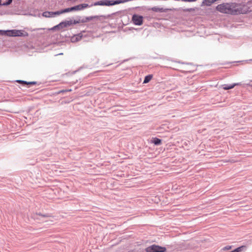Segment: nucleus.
Returning a JSON list of instances; mask_svg holds the SVG:
<instances>
[{
	"instance_id": "1",
	"label": "nucleus",
	"mask_w": 252,
	"mask_h": 252,
	"mask_svg": "<svg viewBox=\"0 0 252 252\" xmlns=\"http://www.w3.org/2000/svg\"><path fill=\"white\" fill-rule=\"evenodd\" d=\"M131 0H100L95 1L91 5L87 3H82L76 5L77 11H80L85 8L90 7L93 6H111L116 4L125 3L130 1Z\"/></svg>"
},
{
	"instance_id": "2",
	"label": "nucleus",
	"mask_w": 252,
	"mask_h": 252,
	"mask_svg": "<svg viewBox=\"0 0 252 252\" xmlns=\"http://www.w3.org/2000/svg\"><path fill=\"white\" fill-rule=\"evenodd\" d=\"M238 7L239 5L236 3H223L218 5L216 9L222 13L237 15L242 13V9Z\"/></svg>"
},
{
	"instance_id": "3",
	"label": "nucleus",
	"mask_w": 252,
	"mask_h": 252,
	"mask_svg": "<svg viewBox=\"0 0 252 252\" xmlns=\"http://www.w3.org/2000/svg\"><path fill=\"white\" fill-rule=\"evenodd\" d=\"M105 18V16L101 15V16H80V21L81 23H85L88 22L89 21L94 20V21H102Z\"/></svg>"
},
{
	"instance_id": "4",
	"label": "nucleus",
	"mask_w": 252,
	"mask_h": 252,
	"mask_svg": "<svg viewBox=\"0 0 252 252\" xmlns=\"http://www.w3.org/2000/svg\"><path fill=\"white\" fill-rule=\"evenodd\" d=\"M146 252H166V248L156 244L152 245L145 249Z\"/></svg>"
},
{
	"instance_id": "5",
	"label": "nucleus",
	"mask_w": 252,
	"mask_h": 252,
	"mask_svg": "<svg viewBox=\"0 0 252 252\" xmlns=\"http://www.w3.org/2000/svg\"><path fill=\"white\" fill-rule=\"evenodd\" d=\"M132 21L135 25L141 26L143 23V17L141 15L134 14L132 15Z\"/></svg>"
},
{
	"instance_id": "6",
	"label": "nucleus",
	"mask_w": 252,
	"mask_h": 252,
	"mask_svg": "<svg viewBox=\"0 0 252 252\" xmlns=\"http://www.w3.org/2000/svg\"><path fill=\"white\" fill-rule=\"evenodd\" d=\"M16 30H0V35L16 37Z\"/></svg>"
},
{
	"instance_id": "7",
	"label": "nucleus",
	"mask_w": 252,
	"mask_h": 252,
	"mask_svg": "<svg viewBox=\"0 0 252 252\" xmlns=\"http://www.w3.org/2000/svg\"><path fill=\"white\" fill-rule=\"evenodd\" d=\"M51 215L50 214H42L40 213H36L33 215L34 219H39L42 221H46L45 219L51 217Z\"/></svg>"
},
{
	"instance_id": "8",
	"label": "nucleus",
	"mask_w": 252,
	"mask_h": 252,
	"mask_svg": "<svg viewBox=\"0 0 252 252\" xmlns=\"http://www.w3.org/2000/svg\"><path fill=\"white\" fill-rule=\"evenodd\" d=\"M65 28H67L66 22L65 21H63L60 22L59 24L52 27L50 30L53 31H59Z\"/></svg>"
},
{
	"instance_id": "9",
	"label": "nucleus",
	"mask_w": 252,
	"mask_h": 252,
	"mask_svg": "<svg viewBox=\"0 0 252 252\" xmlns=\"http://www.w3.org/2000/svg\"><path fill=\"white\" fill-rule=\"evenodd\" d=\"M149 10H152L155 12H166L168 11V9L167 8H163L162 7H158L156 6L153 7L151 8L148 9Z\"/></svg>"
},
{
	"instance_id": "10",
	"label": "nucleus",
	"mask_w": 252,
	"mask_h": 252,
	"mask_svg": "<svg viewBox=\"0 0 252 252\" xmlns=\"http://www.w3.org/2000/svg\"><path fill=\"white\" fill-rule=\"evenodd\" d=\"M16 37H26L28 36V33L24 30H16Z\"/></svg>"
},
{
	"instance_id": "11",
	"label": "nucleus",
	"mask_w": 252,
	"mask_h": 252,
	"mask_svg": "<svg viewBox=\"0 0 252 252\" xmlns=\"http://www.w3.org/2000/svg\"><path fill=\"white\" fill-rule=\"evenodd\" d=\"M151 143L156 146H159L162 144V140L158 137H152L151 140Z\"/></svg>"
},
{
	"instance_id": "12",
	"label": "nucleus",
	"mask_w": 252,
	"mask_h": 252,
	"mask_svg": "<svg viewBox=\"0 0 252 252\" xmlns=\"http://www.w3.org/2000/svg\"><path fill=\"white\" fill-rule=\"evenodd\" d=\"M82 36H83V35H82V33H80L78 34L73 35L71 38V41L72 42H77V41H79L80 40H81Z\"/></svg>"
},
{
	"instance_id": "13",
	"label": "nucleus",
	"mask_w": 252,
	"mask_h": 252,
	"mask_svg": "<svg viewBox=\"0 0 252 252\" xmlns=\"http://www.w3.org/2000/svg\"><path fill=\"white\" fill-rule=\"evenodd\" d=\"M218 0H203L201 4V6H211V4Z\"/></svg>"
},
{
	"instance_id": "14",
	"label": "nucleus",
	"mask_w": 252,
	"mask_h": 252,
	"mask_svg": "<svg viewBox=\"0 0 252 252\" xmlns=\"http://www.w3.org/2000/svg\"><path fill=\"white\" fill-rule=\"evenodd\" d=\"M42 15L43 17H45L46 18L54 17L53 11H47L43 12L42 14Z\"/></svg>"
},
{
	"instance_id": "15",
	"label": "nucleus",
	"mask_w": 252,
	"mask_h": 252,
	"mask_svg": "<svg viewBox=\"0 0 252 252\" xmlns=\"http://www.w3.org/2000/svg\"><path fill=\"white\" fill-rule=\"evenodd\" d=\"M238 84L234 83L232 84H224L222 85V88L225 90H228L231 89H233L236 85H237Z\"/></svg>"
},
{
	"instance_id": "16",
	"label": "nucleus",
	"mask_w": 252,
	"mask_h": 252,
	"mask_svg": "<svg viewBox=\"0 0 252 252\" xmlns=\"http://www.w3.org/2000/svg\"><path fill=\"white\" fill-rule=\"evenodd\" d=\"M152 78H153L152 74H149V75L146 76L144 78L143 83L147 84V83H149L151 80Z\"/></svg>"
},
{
	"instance_id": "17",
	"label": "nucleus",
	"mask_w": 252,
	"mask_h": 252,
	"mask_svg": "<svg viewBox=\"0 0 252 252\" xmlns=\"http://www.w3.org/2000/svg\"><path fill=\"white\" fill-rule=\"evenodd\" d=\"M76 19H75V20L72 19V22L73 25H76L77 24H79L80 23H81L80 16H76Z\"/></svg>"
},
{
	"instance_id": "18",
	"label": "nucleus",
	"mask_w": 252,
	"mask_h": 252,
	"mask_svg": "<svg viewBox=\"0 0 252 252\" xmlns=\"http://www.w3.org/2000/svg\"><path fill=\"white\" fill-rule=\"evenodd\" d=\"M233 247L232 245H226L221 249V251H228L231 250Z\"/></svg>"
},
{
	"instance_id": "19",
	"label": "nucleus",
	"mask_w": 252,
	"mask_h": 252,
	"mask_svg": "<svg viewBox=\"0 0 252 252\" xmlns=\"http://www.w3.org/2000/svg\"><path fill=\"white\" fill-rule=\"evenodd\" d=\"M13 0H7L3 3H1V6H8L11 4Z\"/></svg>"
},
{
	"instance_id": "20",
	"label": "nucleus",
	"mask_w": 252,
	"mask_h": 252,
	"mask_svg": "<svg viewBox=\"0 0 252 252\" xmlns=\"http://www.w3.org/2000/svg\"><path fill=\"white\" fill-rule=\"evenodd\" d=\"M53 14H54V17H55L57 15H60L62 14H63V12L62 9H61L58 11H53Z\"/></svg>"
},
{
	"instance_id": "21",
	"label": "nucleus",
	"mask_w": 252,
	"mask_h": 252,
	"mask_svg": "<svg viewBox=\"0 0 252 252\" xmlns=\"http://www.w3.org/2000/svg\"><path fill=\"white\" fill-rule=\"evenodd\" d=\"M65 21L66 22L67 27H70V26L73 25L72 19H70V20H68V21L65 20Z\"/></svg>"
},
{
	"instance_id": "22",
	"label": "nucleus",
	"mask_w": 252,
	"mask_h": 252,
	"mask_svg": "<svg viewBox=\"0 0 252 252\" xmlns=\"http://www.w3.org/2000/svg\"><path fill=\"white\" fill-rule=\"evenodd\" d=\"M37 84V82L36 81H31L28 82V88L30 87L31 85H34Z\"/></svg>"
},
{
	"instance_id": "23",
	"label": "nucleus",
	"mask_w": 252,
	"mask_h": 252,
	"mask_svg": "<svg viewBox=\"0 0 252 252\" xmlns=\"http://www.w3.org/2000/svg\"><path fill=\"white\" fill-rule=\"evenodd\" d=\"M62 11H63V14L65 13H67V12H71L70 11V7L62 9Z\"/></svg>"
},
{
	"instance_id": "24",
	"label": "nucleus",
	"mask_w": 252,
	"mask_h": 252,
	"mask_svg": "<svg viewBox=\"0 0 252 252\" xmlns=\"http://www.w3.org/2000/svg\"><path fill=\"white\" fill-rule=\"evenodd\" d=\"M194 11V9L192 8H186V9H184V12H192V11Z\"/></svg>"
},
{
	"instance_id": "25",
	"label": "nucleus",
	"mask_w": 252,
	"mask_h": 252,
	"mask_svg": "<svg viewBox=\"0 0 252 252\" xmlns=\"http://www.w3.org/2000/svg\"><path fill=\"white\" fill-rule=\"evenodd\" d=\"M243 62V61H236V62H226V63H221V64L225 65V64H227L232 63H240V62Z\"/></svg>"
},
{
	"instance_id": "26",
	"label": "nucleus",
	"mask_w": 252,
	"mask_h": 252,
	"mask_svg": "<svg viewBox=\"0 0 252 252\" xmlns=\"http://www.w3.org/2000/svg\"><path fill=\"white\" fill-rule=\"evenodd\" d=\"M70 11H77V8H76V6L75 5V6H72V7H70Z\"/></svg>"
},
{
	"instance_id": "27",
	"label": "nucleus",
	"mask_w": 252,
	"mask_h": 252,
	"mask_svg": "<svg viewBox=\"0 0 252 252\" xmlns=\"http://www.w3.org/2000/svg\"><path fill=\"white\" fill-rule=\"evenodd\" d=\"M28 82L23 80L22 86H26L27 87H28Z\"/></svg>"
},
{
	"instance_id": "28",
	"label": "nucleus",
	"mask_w": 252,
	"mask_h": 252,
	"mask_svg": "<svg viewBox=\"0 0 252 252\" xmlns=\"http://www.w3.org/2000/svg\"><path fill=\"white\" fill-rule=\"evenodd\" d=\"M23 80H17L16 82L20 83V84H21L22 85L23 84Z\"/></svg>"
},
{
	"instance_id": "29",
	"label": "nucleus",
	"mask_w": 252,
	"mask_h": 252,
	"mask_svg": "<svg viewBox=\"0 0 252 252\" xmlns=\"http://www.w3.org/2000/svg\"><path fill=\"white\" fill-rule=\"evenodd\" d=\"M71 91V90H62L60 92V93H63V92H67V91Z\"/></svg>"
},
{
	"instance_id": "30",
	"label": "nucleus",
	"mask_w": 252,
	"mask_h": 252,
	"mask_svg": "<svg viewBox=\"0 0 252 252\" xmlns=\"http://www.w3.org/2000/svg\"><path fill=\"white\" fill-rule=\"evenodd\" d=\"M192 70L191 69H187V72H191Z\"/></svg>"
},
{
	"instance_id": "31",
	"label": "nucleus",
	"mask_w": 252,
	"mask_h": 252,
	"mask_svg": "<svg viewBox=\"0 0 252 252\" xmlns=\"http://www.w3.org/2000/svg\"><path fill=\"white\" fill-rule=\"evenodd\" d=\"M249 61H252V59H250V60H246V62H247V63H248Z\"/></svg>"
},
{
	"instance_id": "32",
	"label": "nucleus",
	"mask_w": 252,
	"mask_h": 252,
	"mask_svg": "<svg viewBox=\"0 0 252 252\" xmlns=\"http://www.w3.org/2000/svg\"><path fill=\"white\" fill-rule=\"evenodd\" d=\"M187 64H188V65H190L191 66H192V64L191 63H187Z\"/></svg>"
},
{
	"instance_id": "33",
	"label": "nucleus",
	"mask_w": 252,
	"mask_h": 252,
	"mask_svg": "<svg viewBox=\"0 0 252 252\" xmlns=\"http://www.w3.org/2000/svg\"><path fill=\"white\" fill-rule=\"evenodd\" d=\"M1 6V0H0V6Z\"/></svg>"
},
{
	"instance_id": "34",
	"label": "nucleus",
	"mask_w": 252,
	"mask_h": 252,
	"mask_svg": "<svg viewBox=\"0 0 252 252\" xmlns=\"http://www.w3.org/2000/svg\"><path fill=\"white\" fill-rule=\"evenodd\" d=\"M186 69H190V67H189V68H187Z\"/></svg>"
}]
</instances>
